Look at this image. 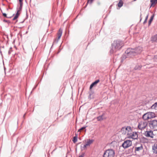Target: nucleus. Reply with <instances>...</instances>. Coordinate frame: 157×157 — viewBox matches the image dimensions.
<instances>
[{
	"mask_svg": "<svg viewBox=\"0 0 157 157\" xmlns=\"http://www.w3.org/2000/svg\"><path fill=\"white\" fill-rule=\"evenodd\" d=\"M132 145V142L129 140H126L124 141L122 144V146L124 149L130 147Z\"/></svg>",
	"mask_w": 157,
	"mask_h": 157,
	"instance_id": "obj_8",
	"label": "nucleus"
},
{
	"mask_svg": "<svg viewBox=\"0 0 157 157\" xmlns=\"http://www.w3.org/2000/svg\"><path fill=\"white\" fill-rule=\"evenodd\" d=\"M77 141V137L76 136L74 137L72 141L74 143H76Z\"/></svg>",
	"mask_w": 157,
	"mask_h": 157,
	"instance_id": "obj_24",
	"label": "nucleus"
},
{
	"mask_svg": "<svg viewBox=\"0 0 157 157\" xmlns=\"http://www.w3.org/2000/svg\"><path fill=\"white\" fill-rule=\"evenodd\" d=\"M156 117L154 112H148L144 114L142 116V119L144 121H147Z\"/></svg>",
	"mask_w": 157,
	"mask_h": 157,
	"instance_id": "obj_3",
	"label": "nucleus"
},
{
	"mask_svg": "<svg viewBox=\"0 0 157 157\" xmlns=\"http://www.w3.org/2000/svg\"><path fill=\"white\" fill-rule=\"evenodd\" d=\"M3 21L5 22H8V21H7V20H3Z\"/></svg>",
	"mask_w": 157,
	"mask_h": 157,
	"instance_id": "obj_32",
	"label": "nucleus"
},
{
	"mask_svg": "<svg viewBox=\"0 0 157 157\" xmlns=\"http://www.w3.org/2000/svg\"><path fill=\"white\" fill-rule=\"evenodd\" d=\"M151 3V6L157 3V0H150Z\"/></svg>",
	"mask_w": 157,
	"mask_h": 157,
	"instance_id": "obj_22",
	"label": "nucleus"
},
{
	"mask_svg": "<svg viewBox=\"0 0 157 157\" xmlns=\"http://www.w3.org/2000/svg\"><path fill=\"white\" fill-rule=\"evenodd\" d=\"M93 142V140H88L86 142V144L83 145L82 146V144L81 146V151H83L86 149L87 146H89L90 144L92 143Z\"/></svg>",
	"mask_w": 157,
	"mask_h": 157,
	"instance_id": "obj_9",
	"label": "nucleus"
},
{
	"mask_svg": "<svg viewBox=\"0 0 157 157\" xmlns=\"http://www.w3.org/2000/svg\"><path fill=\"white\" fill-rule=\"evenodd\" d=\"M148 124V122L145 121H141L139 122L138 125V128L141 130H144L147 127Z\"/></svg>",
	"mask_w": 157,
	"mask_h": 157,
	"instance_id": "obj_6",
	"label": "nucleus"
},
{
	"mask_svg": "<svg viewBox=\"0 0 157 157\" xmlns=\"http://www.w3.org/2000/svg\"><path fill=\"white\" fill-rule=\"evenodd\" d=\"M94 0H88L87 3L90 4H91Z\"/></svg>",
	"mask_w": 157,
	"mask_h": 157,
	"instance_id": "obj_26",
	"label": "nucleus"
},
{
	"mask_svg": "<svg viewBox=\"0 0 157 157\" xmlns=\"http://www.w3.org/2000/svg\"><path fill=\"white\" fill-rule=\"evenodd\" d=\"M2 14L4 17H7V15L6 13H2Z\"/></svg>",
	"mask_w": 157,
	"mask_h": 157,
	"instance_id": "obj_28",
	"label": "nucleus"
},
{
	"mask_svg": "<svg viewBox=\"0 0 157 157\" xmlns=\"http://www.w3.org/2000/svg\"><path fill=\"white\" fill-rule=\"evenodd\" d=\"M19 4H20V7H19L18 9L17 10V12L15 16L13 18V20H16L20 14L19 12L20 11H21V10H22V6H23V3H19Z\"/></svg>",
	"mask_w": 157,
	"mask_h": 157,
	"instance_id": "obj_11",
	"label": "nucleus"
},
{
	"mask_svg": "<svg viewBox=\"0 0 157 157\" xmlns=\"http://www.w3.org/2000/svg\"><path fill=\"white\" fill-rule=\"evenodd\" d=\"M99 82V80H96V81H95L93 83H92L90 86V89H91L92 88V87L94 86V85L98 83V82Z\"/></svg>",
	"mask_w": 157,
	"mask_h": 157,
	"instance_id": "obj_18",
	"label": "nucleus"
},
{
	"mask_svg": "<svg viewBox=\"0 0 157 157\" xmlns=\"http://www.w3.org/2000/svg\"><path fill=\"white\" fill-rule=\"evenodd\" d=\"M151 41L157 42V34L152 36L151 38Z\"/></svg>",
	"mask_w": 157,
	"mask_h": 157,
	"instance_id": "obj_17",
	"label": "nucleus"
},
{
	"mask_svg": "<svg viewBox=\"0 0 157 157\" xmlns=\"http://www.w3.org/2000/svg\"><path fill=\"white\" fill-rule=\"evenodd\" d=\"M154 14H153V15H152L151 18H150V20H149V22H148V24H149V25H150L151 23V22L152 21L153 19V18H154Z\"/></svg>",
	"mask_w": 157,
	"mask_h": 157,
	"instance_id": "obj_21",
	"label": "nucleus"
},
{
	"mask_svg": "<svg viewBox=\"0 0 157 157\" xmlns=\"http://www.w3.org/2000/svg\"><path fill=\"white\" fill-rule=\"evenodd\" d=\"M144 135L146 137L151 138H153L154 136L153 131L151 130L146 131Z\"/></svg>",
	"mask_w": 157,
	"mask_h": 157,
	"instance_id": "obj_12",
	"label": "nucleus"
},
{
	"mask_svg": "<svg viewBox=\"0 0 157 157\" xmlns=\"http://www.w3.org/2000/svg\"><path fill=\"white\" fill-rule=\"evenodd\" d=\"M132 132L131 127L129 126L123 127L122 128L120 132L123 135L128 136L129 133Z\"/></svg>",
	"mask_w": 157,
	"mask_h": 157,
	"instance_id": "obj_5",
	"label": "nucleus"
},
{
	"mask_svg": "<svg viewBox=\"0 0 157 157\" xmlns=\"http://www.w3.org/2000/svg\"><path fill=\"white\" fill-rule=\"evenodd\" d=\"M152 151L154 153L157 154V144H155L152 147Z\"/></svg>",
	"mask_w": 157,
	"mask_h": 157,
	"instance_id": "obj_15",
	"label": "nucleus"
},
{
	"mask_svg": "<svg viewBox=\"0 0 157 157\" xmlns=\"http://www.w3.org/2000/svg\"><path fill=\"white\" fill-rule=\"evenodd\" d=\"M141 67L139 66H136L134 68L135 69L137 70L138 69H140Z\"/></svg>",
	"mask_w": 157,
	"mask_h": 157,
	"instance_id": "obj_25",
	"label": "nucleus"
},
{
	"mask_svg": "<svg viewBox=\"0 0 157 157\" xmlns=\"http://www.w3.org/2000/svg\"><path fill=\"white\" fill-rule=\"evenodd\" d=\"M155 58L157 59V56H155Z\"/></svg>",
	"mask_w": 157,
	"mask_h": 157,
	"instance_id": "obj_33",
	"label": "nucleus"
},
{
	"mask_svg": "<svg viewBox=\"0 0 157 157\" xmlns=\"http://www.w3.org/2000/svg\"><path fill=\"white\" fill-rule=\"evenodd\" d=\"M62 30L61 29H60L59 30V32H58L57 33V36H58V38L57 39H55L54 40L53 44H57L59 40L60 39V38H61V37L62 35Z\"/></svg>",
	"mask_w": 157,
	"mask_h": 157,
	"instance_id": "obj_13",
	"label": "nucleus"
},
{
	"mask_svg": "<svg viewBox=\"0 0 157 157\" xmlns=\"http://www.w3.org/2000/svg\"><path fill=\"white\" fill-rule=\"evenodd\" d=\"M151 109L157 110V102H155L151 106Z\"/></svg>",
	"mask_w": 157,
	"mask_h": 157,
	"instance_id": "obj_19",
	"label": "nucleus"
},
{
	"mask_svg": "<svg viewBox=\"0 0 157 157\" xmlns=\"http://www.w3.org/2000/svg\"><path fill=\"white\" fill-rule=\"evenodd\" d=\"M148 14H147V16L146 17L145 19L146 20H147L148 18Z\"/></svg>",
	"mask_w": 157,
	"mask_h": 157,
	"instance_id": "obj_30",
	"label": "nucleus"
},
{
	"mask_svg": "<svg viewBox=\"0 0 157 157\" xmlns=\"http://www.w3.org/2000/svg\"><path fill=\"white\" fill-rule=\"evenodd\" d=\"M143 50L142 48L138 46L135 48H129L126 50L127 55L130 57H133L140 54Z\"/></svg>",
	"mask_w": 157,
	"mask_h": 157,
	"instance_id": "obj_2",
	"label": "nucleus"
},
{
	"mask_svg": "<svg viewBox=\"0 0 157 157\" xmlns=\"http://www.w3.org/2000/svg\"><path fill=\"white\" fill-rule=\"evenodd\" d=\"M127 137L129 138H131L133 139H137L138 137V134L136 132H130L129 135Z\"/></svg>",
	"mask_w": 157,
	"mask_h": 157,
	"instance_id": "obj_10",
	"label": "nucleus"
},
{
	"mask_svg": "<svg viewBox=\"0 0 157 157\" xmlns=\"http://www.w3.org/2000/svg\"><path fill=\"white\" fill-rule=\"evenodd\" d=\"M25 114L24 115V116H23V117H25Z\"/></svg>",
	"mask_w": 157,
	"mask_h": 157,
	"instance_id": "obj_34",
	"label": "nucleus"
},
{
	"mask_svg": "<svg viewBox=\"0 0 157 157\" xmlns=\"http://www.w3.org/2000/svg\"><path fill=\"white\" fill-rule=\"evenodd\" d=\"M123 45L122 41L120 40H115L112 44V48L110 52L113 54L119 50Z\"/></svg>",
	"mask_w": 157,
	"mask_h": 157,
	"instance_id": "obj_1",
	"label": "nucleus"
},
{
	"mask_svg": "<svg viewBox=\"0 0 157 157\" xmlns=\"http://www.w3.org/2000/svg\"><path fill=\"white\" fill-rule=\"evenodd\" d=\"M35 87V88H33V89H35V87Z\"/></svg>",
	"mask_w": 157,
	"mask_h": 157,
	"instance_id": "obj_35",
	"label": "nucleus"
},
{
	"mask_svg": "<svg viewBox=\"0 0 157 157\" xmlns=\"http://www.w3.org/2000/svg\"><path fill=\"white\" fill-rule=\"evenodd\" d=\"M132 57H130L127 55V53H126V51H125V53L122 55L121 57V61L122 62L124 59H125L127 58H130Z\"/></svg>",
	"mask_w": 157,
	"mask_h": 157,
	"instance_id": "obj_16",
	"label": "nucleus"
},
{
	"mask_svg": "<svg viewBox=\"0 0 157 157\" xmlns=\"http://www.w3.org/2000/svg\"><path fill=\"white\" fill-rule=\"evenodd\" d=\"M148 125L151 129H156L157 128V120H151L148 122Z\"/></svg>",
	"mask_w": 157,
	"mask_h": 157,
	"instance_id": "obj_7",
	"label": "nucleus"
},
{
	"mask_svg": "<svg viewBox=\"0 0 157 157\" xmlns=\"http://www.w3.org/2000/svg\"><path fill=\"white\" fill-rule=\"evenodd\" d=\"M115 152L114 150L109 149L105 151L103 154V157H114Z\"/></svg>",
	"mask_w": 157,
	"mask_h": 157,
	"instance_id": "obj_4",
	"label": "nucleus"
},
{
	"mask_svg": "<svg viewBox=\"0 0 157 157\" xmlns=\"http://www.w3.org/2000/svg\"><path fill=\"white\" fill-rule=\"evenodd\" d=\"M147 21V20H146L145 19V20L144 21V22H143V23L144 24H145V23H146Z\"/></svg>",
	"mask_w": 157,
	"mask_h": 157,
	"instance_id": "obj_31",
	"label": "nucleus"
},
{
	"mask_svg": "<svg viewBox=\"0 0 157 157\" xmlns=\"http://www.w3.org/2000/svg\"><path fill=\"white\" fill-rule=\"evenodd\" d=\"M143 149V147L142 144L140 145L139 146H136L135 147V151H140L142 150Z\"/></svg>",
	"mask_w": 157,
	"mask_h": 157,
	"instance_id": "obj_14",
	"label": "nucleus"
},
{
	"mask_svg": "<svg viewBox=\"0 0 157 157\" xmlns=\"http://www.w3.org/2000/svg\"><path fill=\"white\" fill-rule=\"evenodd\" d=\"M23 0H19V3H23Z\"/></svg>",
	"mask_w": 157,
	"mask_h": 157,
	"instance_id": "obj_29",
	"label": "nucleus"
},
{
	"mask_svg": "<svg viewBox=\"0 0 157 157\" xmlns=\"http://www.w3.org/2000/svg\"><path fill=\"white\" fill-rule=\"evenodd\" d=\"M97 118L98 121H101L103 120L104 119V118L103 117V114L102 115L100 116L97 117Z\"/></svg>",
	"mask_w": 157,
	"mask_h": 157,
	"instance_id": "obj_20",
	"label": "nucleus"
},
{
	"mask_svg": "<svg viewBox=\"0 0 157 157\" xmlns=\"http://www.w3.org/2000/svg\"><path fill=\"white\" fill-rule=\"evenodd\" d=\"M9 53H10V52H9Z\"/></svg>",
	"mask_w": 157,
	"mask_h": 157,
	"instance_id": "obj_36",
	"label": "nucleus"
},
{
	"mask_svg": "<svg viewBox=\"0 0 157 157\" xmlns=\"http://www.w3.org/2000/svg\"><path fill=\"white\" fill-rule=\"evenodd\" d=\"M85 128H86V127H82L80 129H79L78 130V131H80L81 130H82L84 129Z\"/></svg>",
	"mask_w": 157,
	"mask_h": 157,
	"instance_id": "obj_27",
	"label": "nucleus"
},
{
	"mask_svg": "<svg viewBox=\"0 0 157 157\" xmlns=\"http://www.w3.org/2000/svg\"><path fill=\"white\" fill-rule=\"evenodd\" d=\"M123 3L122 1V0H120L118 4V6L119 7H121L123 6Z\"/></svg>",
	"mask_w": 157,
	"mask_h": 157,
	"instance_id": "obj_23",
	"label": "nucleus"
}]
</instances>
